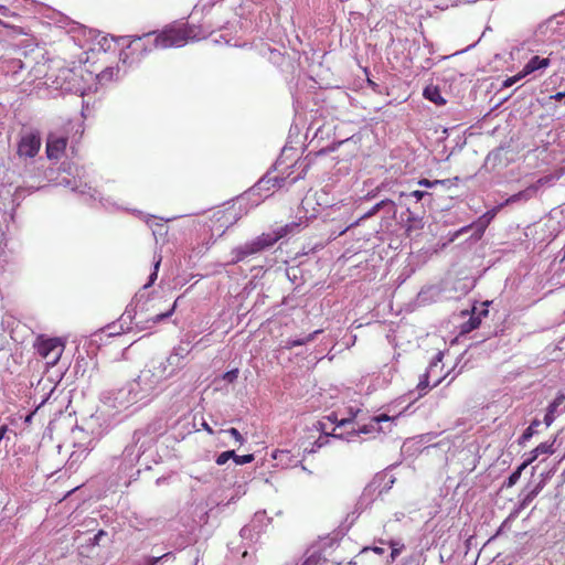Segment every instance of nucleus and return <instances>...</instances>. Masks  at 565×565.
I'll return each mask as SVG.
<instances>
[{
  "label": "nucleus",
  "instance_id": "1",
  "mask_svg": "<svg viewBox=\"0 0 565 565\" xmlns=\"http://www.w3.org/2000/svg\"><path fill=\"white\" fill-rule=\"evenodd\" d=\"M200 34L194 25L180 24L166 26L160 32H149L135 36L127 49L131 54L151 52L154 49L181 47L190 40H199Z\"/></svg>",
  "mask_w": 565,
  "mask_h": 565
},
{
  "label": "nucleus",
  "instance_id": "2",
  "mask_svg": "<svg viewBox=\"0 0 565 565\" xmlns=\"http://www.w3.org/2000/svg\"><path fill=\"white\" fill-rule=\"evenodd\" d=\"M277 242V237L274 233H263L250 242L245 243L242 246H238L232 250V264H237L250 255L260 253L271 246Z\"/></svg>",
  "mask_w": 565,
  "mask_h": 565
},
{
  "label": "nucleus",
  "instance_id": "3",
  "mask_svg": "<svg viewBox=\"0 0 565 565\" xmlns=\"http://www.w3.org/2000/svg\"><path fill=\"white\" fill-rule=\"evenodd\" d=\"M36 351L47 366H54L63 354L64 343L57 338L40 339Z\"/></svg>",
  "mask_w": 565,
  "mask_h": 565
},
{
  "label": "nucleus",
  "instance_id": "4",
  "mask_svg": "<svg viewBox=\"0 0 565 565\" xmlns=\"http://www.w3.org/2000/svg\"><path fill=\"white\" fill-rule=\"evenodd\" d=\"M41 148V136L36 130L26 131L21 136L17 153L21 158H34Z\"/></svg>",
  "mask_w": 565,
  "mask_h": 565
},
{
  "label": "nucleus",
  "instance_id": "5",
  "mask_svg": "<svg viewBox=\"0 0 565 565\" xmlns=\"http://www.w3.org/2000/svg\"><path fill=\"white\" fill-rule=\"evenodd\" d=\"M394 418L386 415L381 414L377 416H373L370 419V423L359 426L358 428H353L350 433L351 435L359 436L361 434H373V433H380L383 431V428L380 426L383 422H392Z\"/></svg>",
  "mask_w": 565,
  "mask_h": 565
},
{
  "label": "nucleus",
  "instance_id": "6",
  "mask_svg": "<svg viewBox=\"0 0 565 565\" xmlns=\"http://www.w3.org/2000/svg\"><path fill=\"white\" fill-rule=\"evenodd\" d=\"M67 146V138L64 136L50 135L46 142V153L50 159H58Z\"/></svg>",
  "mask_w": 565,
  "mask_h": 565
},
{
  "label": "nucleus",
  "instance_id": "7",
  "mask_svg": "<svg viewBox=\"0 0 565 565\" xmlns=\"http://www.w3.org/2000/svg\"><path fill=\"white\" fill-rule=\"evenodd\" d=\"M230 459H233L236 465L241 466V465L252 462L254 460V455L248 454V455H244V456H238L235 454L234 450H227V451H223L222 454H220L216 457L215 461L218 466H222V465H225Z\"/></svg>",
  "mask_w": 565,
  "mask_h": 565
},
{
  "label": "nucleus",
  "instance_id": "8",
  "mask_svg": "<svg viewBox=\"0 0 565 565\" xmlns=\"http://www.w3.org/2000/svg\"><path fill=\"white\" fill-rule=\"evenodd\" d=\"M550 65V58L540 57L539 55L533 56L521 71V76H527L531 73L545 68Z\"/></svg>",
  "mask_w": 565,
  "mask_h": 565
},
{
  "label": "nucleus",
  "instance_id": "9",
  "mask_svg": "<svg viewBox=\"0 0 565 565\" xmlns=\"http://www.w3.org/2000/svg\"><path fill=\"white\" fill-rule=\"evenodd\" d=\"M337 422V415L333 413L329 416H326L323 417L321 420H318L313 424V429L318 433H321L324 435V437H329V436H332L334 438H339L340 435H337L334 433V428L332 429L331 433L328 431V423L329 424H334Z\"/></svg>",
  "mask_w": 565,
  "mask_h": 565
},
{
  "label": "nucleus",
  "instance_id": "10",
  "mask_svg": "<svg viewBox=\"0 0 565 565\" xmlns=\"http://www.w3.org/2000/svg\"><path fill=\"white\" fill-rule=\"evenodd\" d=\"M565 395L559 393L554 401L548 405L546 414L544 416V423L546 426H551L556 418L558 407L564 403Z\"/></svg>",
  "mask_w": 565,
  "mask_h": 565
},
{
  "label": "nucleus",
  "instance_id": "11",
  "mask_svg": "<svg viewBox=\"0 0 565 565\" xmlns=\"http://www.w3.org/2000/svg\"><path fill=\"white\" fill-rule=\"evenodd\" d=\"M554 441L552 443H541L539 446H536L532 451H531V457L529 459H526L524 462L529 466L531 465L534 460H536V458L542 455V454H554Z\"/></svg>",
  "mask_w": 565,
  "mask_h": 565
},
{
  "label": "nucleus",
  "instance_id": "12",
  "mask_svg": "<svg viewBox=\"0 0 565 565\" xmlns=\"http://www.w3.org/2000/svg\"><path fill=\"white\" fill-rule=\"evenodd\" d=\"M424 97L439 106L446 104V100L441 96L440 89L437 86H427L424 89Z\"/></svg>",
  "mask_w": 565,
  "mask_h": 565
},
{
  "label": "nucleus",
  "instance_id": "13",
  "mask_svg": "<svg viewBox=\"0 0 565 565\" xmlns=\"http://www.w3.org/2000/svg\"><path fill=\"white\" fill-rule=\"evenodd\" d=\"M487 315H488V309H483L479 313V316L472 315L470 317V319L466 323L462 324L461 332L467 333V332H470V331L477 329L481 324V316L486 317Z\"/></svg>",
  "mask_w": 565,
  "mask_h": 565
},
{
  "label": "nucleus",
  "instance_id": "14",
  "mask_svg": "<svg viewBox=\"0 0 565 565\" xmlns=\"http://www.w3.org/2000/svg\"><path fill=\"white\" fill-rule=\"evenodd\" d=\"M424 227L423 217L416 216L409 212V215L406 220V233L411 235L413 231H419Z\"/></svg>",
  "mask_w": 565,
  "mask_h": 565
},
{
  "label": "nucleus",
  "instance_id": "15",
  "mask_svg": "<svg viewBox=\"0 0 565 565\" xmlns=\"http://www.w3.org/2000/svg\"><path fill=\"white\" fill-rule=\"evenodd\" d=\"M380 543L387 544L391 547L392 561H395L405 547V545L402 542L395 541V540H388V541L380 540Z\"/></svg>",
  "mask_w": 565,
  "mask_h": 565
},
{
  "label": "nucleus",
  "instance_id": "16",
  "mask_svg": "<svg viewBox=\"0 0 565 565\" xmlns=\"http://www.w3.org/2000/svg\"><path fill=\"white\" fill-rule=\"evenodd\" d=\"M299 224L296 222L288 223L276 231H274V235L277 237V242L285 237L286 235L294 233L298 228Z\"/></svg>",
  "mask_w": 565,
  "mask_h": 565
},
{
  "label": "nucleus",
  "instance_id": "17",
  "mask_svg": "<svg viewBox=\"0 0 565 565\" xmlns=\"http://www.w3.org/2000/svg\"><path fill=\"white\" fill-rule=\"evenodd\" d=\"M503 207V204H500L489 211H487L480 218L479 222L482 224V227L484 228L488 226V224L495 217L498 212Z\"/></svg>",
  "mask_w": 565,
  "mask_h": 565
},
{
  "label": "nucleus",
  "instance_id": "18",
  "mask_svg": "<svg viewBox=\"0 0 565 565\" xmlns=\"http://www.w3.org/2000/svg\"><path fill=\"white\" fill-rule=\"evenodd\" d=\"M320 332H321V330H316L312 333L308 334L306 338H301V339L289 341L288 342V348L290 349V348H294V347L305 345L308 342L312 341L316 338V335L318 333H320Z\"/></svg>",
  "mask_w": 565,
  "mask_h": 565
},
{
  "label": "nucleus",
  "instance_id": "19",
  "mask_svg": "<svg viewBox=\"0 0 565 565\" xmlns=\"http://www.w3.org/2000/svg\"><path fill=\"white\" fill-rule=\"evenodd\" d=\"M542 489H543V483L540 482L533 490H531L523 498V500L521 502V507H523V508L527 507L536 498V495L541 492Z\"/></svg>",
  "mask_w": 565,
  "mask_h": 565
},
{
  "label": "nucleus",
  "instance_id": "20",
  "mask_svg": "<svg viewBox=\"0 0 565 565\" xmlns=\"http://www.w3.org/2000/svg\"><path fill=\"white\" fill-rule=\"evenodd\" d=\"M526 467H527V465L525 462H523L515 471H513L510 475V477L508 478L507 486L512 487L513 484H515L518 482V480L520 479L523 469H525Z\"/></svg>",
  "mask_w": 565,
  "mask_h": 565
},
{
  "label": "nucleus",
  "instance_id": "21",
  "mask_svg": "<svg viewBox=\"0 0 565 565\" xmlns=\"http://www.w3.org/2000/svg\"><path fill=\"white\" fill-rule=\"evenodd\" d=\"M161 256L159 255L153 265V271L150 274L149 281L145 285V288L150 287L158 278V271L161 264Z\"/></svg>",
  "mask_w": 565,
  "mask_h": 565
},
{
  "label": "nucleus",
  "instance_id": "22",
  "mask_svg": "<svg viewBox=\"0 0 565 565\" xmlns=\"http://www.w3.org/2000/svg\"><path fill=\"white\" fill-rule=\"evenodd\" d=\"M228 213V210H221V211H217L213 214V216L217 220V221H221L223 218H226V222L228 223V225H232L234 224L236 221H237V217L236 215H232L231 217H226V214Z\"/></svg>",
  "mask_w": 565,
  "mask_h": 565
},
{
  "label": "nucleus",
  "instance_id": "23",
  "mask_svg": "<svg viewBox=\"0 0 565 565\" xmlns=\"http://www.w3.org/2000/svg\"><path fill=\"white\" fill-rule=\"evenodd\" d=\"M175 307H177V301H174V303L171 306V308L168 309L167 311L157 313L153 318H151L152 322L157 323V322L161 321L162 319L172 316L175 310Z\"/></svg>",
  "mask_w": 565,
  "mask_h": 565
},
{
  "label": "nucleus",
  "instance_id": "24",
  "mask_svg": "<svg viewBox=\"0 0 565 565\" xmlns=\"http://www.w3.org/2000/svg\"><path fill=\"white\" fill-rule=\"evenodd\" d=\"M214 3L212 1H206V0H200L195 6H194V9H193V14L198 13L199 11L202 13L205 8L207 7H212Z\"/></svg>",
  "mask_w": 565,
  "mask_h": 565
},
{
  "label": "nucleus",
  "instance_id": "25",
  "mask_svg": "<svg viewBox=\"0 0 565 565\" xmlns=\"http://www.w3.org/2000/svg\"><path fill=\"white\" fill-rule=\"evenodd\" d=\"M524 78V76H521V72H519L516 75L514 76H511V77H508L504 82H503V87L508 88V87H511L512 85H514L516 82H519L520 79Z\"/></svg>",
  "mask_w": 565,
  "mask_h": 565
},
{
  "label": "nucleus",
  "instance_id": "26",
  "mask_svg": "<svg viewBox=\"0 0 565 565\" xmlns=\"http://www.w3.org/2000/svg\"><path fill=\"white\" fill-rule=\"evenodd\" d=\"M360 412H361L360 409H356L354 413L352 412V417L343 418L340 420L337 419V422L334 424H337L338 427L347 426L348 424L352 423L354 418L358 417Z\"/></svg>",
  "mask_w": 565,
  "mask_h": 565
},
{
  "label": "nucleus",
  "instance_id": "27",
  "mask_svg": "<svg viewBox=\"0 0 565 565\" xmlns=\"http://www.w3.org/2000/svg\"><path fill=\"white\" fill-rule=\"evenodd\" d=\"M524 196H525V192L521 191V192L515 193V194L511 195L510 198H508L502 204H503V206L509 205L511 203L520 201Z\"/></svg>",
  "mask_w": 565,
  "mask_h": 565
},
{
  "label": "nucleus",
  "instance_id": "28",
  "mask_svg": "<svg viewBox=\"0 0 565 565\" xmlns=\"http://www.w3.org/2000/svg\"><path fill=\"white\" fill-rule=\"evenodd\" d=\"M238 377V370L237 369H234V370H231V371H227L224 375H223V379L225 381H227L228 383H233L234 381H236Z\"/></svg>",
  "mask_w": 565,
  "mask_h": 565
},
{
  "label": "nucleus",
  "instance_id": "29",
  "mask_svg": "<svg viewBox=\"0 0 565 565\" xmlns=\"http://www.w3.org/2000/svg\"><path fill=\"white\" fill-rule=\"evenodd\" d=\"M445 181L443 180H435V181H430L428 179H420L418 181V184L422 185V186H426V188H431L436 184H440V183H444Z\"/></svg>",
  "mask_w": 565,
  "mask_h": 565
},
{
  "label": "nucleus",
  "instance_id": "30",
  "mask_svg": "<svg viewBox=\"0 0 565 565\" xmlns=\"http://www.w3.org/2000/svg\"><path fill=\"white\" fill-rule=\"evenodd\" d=\"M227 433H228V434H230V435H231V436H232L236 441H238L239 444H243V443H244V438H243V436L241 435V433H239L236 428L232 427V428L227 429Z\"/></svg>",
  "mask_w": 565,
  "mask_h": 565
},
{
  "label": "nucleus",
  "instance_id": "31",
  "mask_svg": "<svg viewBox=\"0 0 565 565\" xmlns=\"http://www.w3.org/2000/svg\"><path fill=\"white\" fill-rule=\"evenodd\" d=\"M534 434H535V429H533L532 427L529 426L522 434L521 440L525 441V440L530 439Z\"/></svg>",
  "mask_w": 565,
  "mask_h": 565
},
{
  "label": "nucleus",
  "instance_id": "32",
  "mask_svg": "<svg viewBox=\"0 0 565 565\" xmlns=\"http://www.w3.org/2000/svg\"><path fill=\"white\" fill-rule=\"evenodd\" d=\"M428 193L425 191L415 190L409 193L411 196L415 198L417 201H420Z\"/></svg>",
  "mask_w": 565,
  "mask_h": 565
},
{
  "label": "nucleus",
  "instance_id": "33",
  "mask_svg": "<svg viewBox=\"0 0 565 565\" xmlns=\"http://www.w3.org/2000/svg\"><path fill=\"white\" fill-rule=\"evenodd\" d=\"M428 386V374H424L423 379L418 383V388L420 391L425 390Z\"/></svg>",
  "mask_w": 565,
  "mask_h": 565
},
{
  "label": "nucleus",
  "instance_id": "34",
  "mask_svg": "<svg viewBox=\"0 0 565 565\" xmlns=\"http://www.w3.org/2000/svg\"><path fill=\"white\" fill-rule=\"evenodd\" d=\"M169 553L162 555V556H159V557H151L148 559V565H156L161 558L168 556Z\"/></svg>",
  "mask_w": 565,
  "mask_h": 565
},
{
  "label": "nucleus",
  "instance_id": "35",
  "mask_svg": "<svg viewBox=\"0 0 565 565\" xmlns=\"http://www.w3.org/2000/svg\"><path fill=\"white\" fill-rule=\"evenodd\" d=\"M384 204H385V201H381L380 203H377V204L373 207V210L369 213V215H372V214H374V213L379 212V211L383 207V205H384Z\"/></svg>",
  "mask_w": 565,
  "mask_h": 565
},
{
  "label": "nucleus",
  "instance_id": "36",
  "mask_svg": "<svg viewBox=\"0 0 565 565\" xmlns=\"http://www.w3.org/2000/svg\"><path fill=\"white\" fill-rule=\"evenodd\" d=\"M563 98H565V92H559L551 96V99L555 100H562Z\"/></svg>",
  "mask_w": 565,
  "mask_h": 565
},
{
  "label": "nucleus",
  "instance_id": "37",
  "mask_svg": "<svg viewBox=\"0 0 565 565\" xmlns=\"http://www.w3.org/2000/svg\"><path fill=\"white\" fill-rule=\"evenodd\" d=\"M372 551L379 555L384 553V550L382 547H377V546L373 547Z\"/></svg>",
  "mask_w": 565,
  "mask_h": 565
},
{
  "label": "nucleus",
  "instance_id": "38",
  "mask_svg": "<svg viewBox=\"0 0 565 565\" xmlns=\"http://www.w3.org/2000/svg\"><path fill=\"white\" fill-rule=\"evenodd\" d=\"M539 425H540V420H539V419H534V420L531 423L530 427H532V428L534 429V428H535V427H537Z\"/></svg>",
  "mask_w": 565,
  "mask_h": 565
},
{
  "label": "nucleus",
  "instance_id": "39",
  "mask_svg": "<svg viewBox=\"0 0 565 565\" xmlns=\"http://www.w3.org/2000/svg\"><path fill=\"white\" fill-rule=\"evenodd\" d=\"M367 84L369 86H371L372 88H375L377 85L376 83H374L373 81H371L370 78L367 79Z\"/></svg>",
  "mask_w": 565,
  "mask_h": 565
},
{
  "label": "nucleus",
  "instance_id": "40",
  "mask_svg": "<svg viewBox=\"0 0 565 565\" xmlns=\"http://www.w3.org/2000/svg\"><path fill=\"white\" fill-rule=\"evenodd\" d=\"M4 339L3 335L0 333V351L3 349Z\"/></svg>",
  "mask_w": 565,
  "mask_h": 565
},
{
  "label": "nucleus",
  "instance_id": "41",
  "mask_svg": "<svg viewBox=\"0 0 565 565\" xmlns=\"http://www.w3.org/2000/svg\"><path fill=\"white\" fill-rule=\"evenodd\" d=\"M316 444H317V446H318L319 448H320V447H322V445H323V443H321V441H320V439H318Z\"/></svg>",
  "mask_w": 565,
  "mask_h": 565
},
{
  "label": "nucleus",
  "instance_id": "42",
  "mask_svg": "<svg viewBox=\"0 0 565 565\" xmlns=\"http://www.w3.org/2000/svg\"><path fill=\"white\" fill-rule=\"evenodd\" d=\"M466 230H467V227H462L458 233H456V235H455V236H458V234H459V233H462V232H465Z\"/></svg>",
  "mask_w": 565,
  "mask_h": 565
},
{
  "label": "nucleus",
  "instance_id": "43",
  "mask_svg": "<svg viewBox=\"0 0 565 565\" xmlns=\"http://www.w3.org/2000/svg\"><path fill=\"white\" fill-rule=\"evenodd\" d=\"M310 559H307L302 565H309Z\"/></svg>",
  "mask_w": 565,
  "mask_h": 565
}]
</instances>
